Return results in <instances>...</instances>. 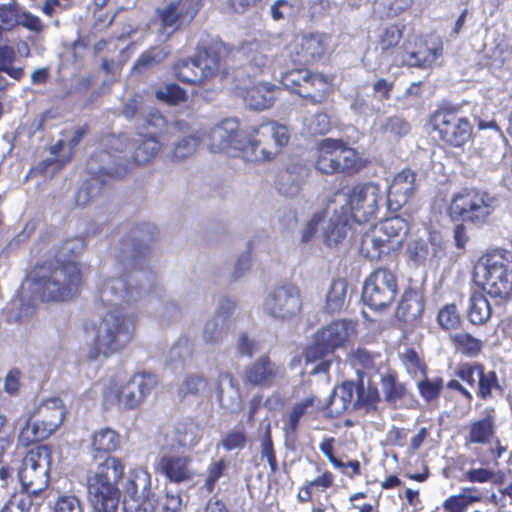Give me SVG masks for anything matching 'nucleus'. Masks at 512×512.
I'll return each mask as SVG.
<instances>
[{
	"instance_id": "nucleus-24",
	"label": "nucleus",
	"mask_w": 512,
	"mask_h": 512,
	"mask_svg": "<svg viewBox=\"0 0 512 512\" xmlns=\"http://www.w3.org/2000/svg\"><path fill=\"white\" fill-rule=\"evenodd\" d=\"M158 467L174 483L192 481L198 475V470L193 466V459L189 455H164L160 458Z\"/></svg>"
},
{
	"instance_id": "nucleus-63",
	"label": "nucleus",
	"mask_w": 512,
	"mask_h": 512,
	"mask_svg": "<svg viewBox=\"0 0 512 512\" xmlns=\"http://www.w3.org/2000/svg\"><path fill=\"white\" fill-rule=\"evenodd\" d=\"M54 512H84L82 501L74 495L60 496L53 508Z\"/></svg>"
},
{
	"instance_id": "nucleus-34",
	"label": "nucleus",
	"mask_w": 512,
	"mask_h": 512,
	"mask_svg": "<svg viewBox=\"0 0 512 512\" xmlns=\"http://www.w3.org/2000/svg\"><path fill=\"white\" fill-rule=\"evenodd\" d=\"M381 136L389 142H397L410 131V124L400 116H390L377 123Z\"/></svg>"
},
{
	"instance_id": "nucleus-29",
	"label": "nucleus",
	"mask_w": 512,
	"mask_h": 512,
	"mask_svg": "<svg viewBox=\"0 0 512 512\" xmlns=\"http://www.w3.org/2000/svg\"><path fill=\"white\" fill-rule=\"evenodd\" d=\"M277 90V86L271 83L260 82L245 89L243 98L250 109L265 110L273 105Z\"/></svg>"
},
{
	"instance_id": "nucleus-57",
	"label": "nucleus",
	"mask_w": 512,
	"mask_h": 512,
	"mask_svg": "<svg viewBox=\"0 0 512 512\" xmlns=\"http://www.w3.org/2000/svg\"><path fill=\"white\" fill-rule=\"evenodd\" d=\"M438 323L445 330L455 329L460 323V316L455 304L445 305L438 313Z\"/></svg>"
},
{
	"instance_id": "nucleus-53",
	"label": "nucleus",
	"mask_w": 512,
	"mask_h": 512,
	"mask_svg": "<svg viewBox=\"0 0 512 512\" xmlns=\"http://www.w3.org/2000/svg\"><path fill=\"white\" fill-rule=\"evenodd\" d=\"M481 380L478 382L477 386V396L483 400L491 398L493 396V392L497 391L499 393L502 392L501 385L499 384L498 377L495 371H485L481 374Z\"/></svg>"
},
{
	"instance_id": "nucleus-48",
	"label": "nucleus",
	"mask_w": 512,
	"mask_h": 512,
	"mask_svg": "<svg viewBox=\"0 0 512 512\" xmlns=\"http://www.w3.org/2000/svg\"><path fill=\"white\" fill-rule=\"evenodd\" d=\"M378 401L379 393L376 387L370 385L365 386L363 382L357 384L354 403L355 410L363 409L365 412L369 413L376 410Z\"/></svg>"
},
{
	"instance_id": "nucleus-17",
	"label": "nucleus",
	"mask_w": 512,
	"mask_h": 512,
	"mask_svg": "<svg viewBox=\"0 0 512 512\" xmlns=\"http://www.w3.org/2000/svg\"><path fill=\"white\" fill-rule=\"evenodd\" d=\"M155 503L151 475L143 469L135 470L124 487V512H152Z\"/></svg>"
},
{
	"instance_id": "nucleus-58",
	"label": "nucleus",
	"mask_w": 512,
	"mask_h": 512,
	"mask_svg": "<svg viewBox=\"0 0 512 512\" xmlns=\"http://www.w3.org/2000/svg\"><path fill=\"white\" fill-rule=\"evenodd\" d=\"M246 442L247 437L243 429H232L222 438L221 445L226 451H233L243 449Z\"/></svg>"
},
{
	"instance_id": "nucleus-21",
	"label": "nucleus",
	"mask_w": 512,
	"mask_h": 512,
	"mask_svg": "<svg viewBox=\"0 0 512 512\" xmlns=\"http://www.w3.org/2000/svg\"><path fill=\"white\" fill-rule=\"evenodd\" d=\"M158 384L155 374L140 372L134 374L129 381L116 390L113 395L117 399L118 407L122 410L139 407Z\"/></svg>"
},
{
	"instance_id": "nucleus-27",
	"label": "nucleus",
	"mask_w": 512,
	"mask_h": 512,
	"mask_svg": "<svg viewBox=\"0 0 512 512\" xmlns=\"http://www.w3.org/2000/svg\"><path fill=\"white\" fill-rule=\"evenodd\" d=\"M308 174L309 168L306 164L299 160L290 161L279 174L277 181L279 193L286 197H295Z\"/></svg>"
},
{
	"instance_id": "nucleus-50",
	"label": "nucleus",
	"mask_w": 512,
	"mask_h": 512,
	"mask_svg": "<svg viewBox=\"0 0 512 512\" xmlns=\"http://www.w3.org/2000/svg\"><path fill=\"white\" fill-rule=\"evenodd\" d=\"M424 305L414 291H406L397 308V313L405 319H414L421 315Z\"/></svg>"
},
{
	"instance_id": "nucleus-42",
	"label": "nucleus",
	"mask_w": 512,
	"mask_h": 512,
	"mask_svg": "<svg viewBox=\"0 0 512 512\" xmlns=\"http://www.w3.org/2000/svg\"><path fill=\"white\" fill-rule=\"evenodd\" d=\"M161 145L154 137H141L135 141L133 160L139 165L149 163L160 151Z\"/></svg>"
},
{
	"instance_id": "nucleus-44",
	"label": "nucleus",
	"mask_w": 512,
	"mask_h": 512,
	"mask_svg": "<svg viewBox=\"0 0 512 512\" xmlns=\"http://www.w3.org/2000/svg\"><path fill=\"white\" fill-rule=\"evenodd\" d=\"M348 283L345 279H334L326 296V308L329 312L340 311L347 303Z\"/></svg>"
},
{
	"instance_id": "nucleus-9",
	"label": "nucleus",
	"mask_w": 512,
	"mask_h": 512,
	"mask_svg": "<svg viewBox=\"0 0 512 512\" xmlns=\"http://www.w3.org/2000/svg\"><path fill=\"white\" fill-rule=\"evenodd\" d=\"M87 167L93 178L79 189L76 195L79 206L87 205L98 196L100 186L104 183L102 176H123L129 170V162L108 151H100L89 159Z\"/></svg>"
},
{
	"instance_id": "nucleus-31",
	"label": "nucleus",
	"mask_w": 512,
	"mask_h": 512,
	"mask_svg": "<svg viewBox=\"0 0 512 512\" xmlns=\"http://www.w3.org/2000/svg\"><path fill=\"white\" fill-rule=\"evenodd\" d=\"M217 399L222 408L236 412L240 406L239 390L230 373H221L216 384Z\"/></svg>"
},
{
	"instance_id": "nucleus-64",
	"label": "nucleus",
	"mask_w": 512,
	"mask_h": 512,
	"mask_svg": "<svg viewBox=\"0 0 512 512\" xmlns=\"http://www.w3.org/2000/svg\"><path fill=\"white\" fill-rule=\"evenodd\" d=\"M31 506V497L24 493H19L9 500L2 512H30Z\"/></svg>"
},
{
	"instance_id": "nucleus-25",
	"label": "nucleus",
	"mask_w": 512,
	"mask_h": 512,
	"mask_svg": "<svg viewBox=\"0 0 512 512\" xmlns=\"http://www.w3.org/2000/svg\"><path fill=\"white\" fill-rule=\"evenodd\" d=\"M196 56L205 80L220 72L223 75L227 74L224 67L227 48L222 42H213L207 47L198 49Z\"/></svg>"
},
{
	"instance_id": "nucleus-10",
	"label": "nucleus",
	"mask_w": 512,
	"mask_h": 512,
	"mask_svg": "<svg viewBox=\"0 0 512 512\" xmlns=\"http://www.w3.org/2000/svg\"><path fill=\"white\" fill-rule=\"evenodd\" d=\"M409 231V225L400 216L387 218L380 222L371 233H366L362 239V249L371 258H379L386 251L399 249Z\"/></svg>"
},
{
	"instance_id": "nucleus-7",
	"label": "nucleus",
	"mask_w": 512,
	"mask_h": 512,
	"mask_svg": "<svg viewBox=\"0 0 512 512\" xmlns=\"http://www.w3.org/2000/svg\"><path fill=\"white\" fill-rule=\"evenodd\" d=\"M497 208V199L486 191L465 188L453 196L449 213L453 220L481 228Z\"/></svg>"
},
{
	"instance_id": "nucleus-14",
	"label": "nucleus",
	"mask_w": 512,
	"mask_h": 512,
	"mask_svg": "<svg viewBox=\"0 0 512 512\" xmlns=\"http://www.w3.org/2000/svg\"><path fill=\"white\" fill-rule=\"evenodd\" d=\"M281 83L285 88L313 104L323 103L329 92V83L326 78L308 70L288 71L282 74Z\"/></svg>"
},
{
	"instance_id": "nucleus-32",
	"label": "nucleus",
	"mask_w": 512,
	"mask_h": 512,
	"mask_svg": "<svg viewBox=\"0 0 512 512\" xmlns=\"http://www.w3.org/2000/svg\"><path fill=\"white\" fill-rule=\"evenodd\" d=\"M357 390V384L351 381L344 382L340 386H337L331 396L329 402L324 405V408L330 410L332 414H342L348 409H355V392Z\"/></svg>"
},
{
	"instance_id": "nucleus-59",
	"label": "nucleus",
	"mask_w": 512,
	"mask_h": 512,
	"mask_svg": "<svg viewBox=\"0 0 512 512\" xmlns=\"http://www.w3.org/2000/svg\"><path fill=\"white\" fill-rule=\"evenodd\" d=\"M20 11L16 4L0 5V27L9 30L18 25Z\"/></svg>"
},
{
	"instance_id": "nucleus-3",
	"label": "nucleus",
	"mask_w": 512,
	"mask_h": 512,
	"mask_svg": "<svg viewBox=\"0 0 512 512\" xmlns=\"http://www.w3.org/2000/svg\"><path fill=\"white\" fill-rule=\"evenodd\" d=\"M81 284V271L74 261L56 267H41L32 273L30 290L45 302H64L74 298Z\"/></svg>"
},
{
	"instance_id": "nucleus-23",
	"label": "nucleus",
	"mask_w": 512,
	"mask_h": 512,
	"mask_svg": "<svg viewBox=\"0 0 512 512\" xmlns=\"http://www.w3.org/2000/svg\"><path fill=\"white\" fill-rule=\"evenodd\" d=\"M285 367L267 354L260 355L245 367L244 379L260 388H271L285 377Z\"/></svg>"
},
{
	"instance_id": "nucleus-46",
	"label": "nucleus",
	"mask_w": 512,
	"mask_h": 512,
	"mask_svg": "<svg viewBox=\"0 0 512 512\" xmlns=\"http://www.w3.org/2000/svg\"><path fill=\"white\" fill-rule=\"evenodd\" d=\"M266 50L267 46L259 42H249L242 46L243 54L246 55L249 66L258 71H262L270 62Z\"/></svg>"
},
{
	"instance_id": "nucleus-6",
	"label": "nucleus",
	"mask_w": 512,
	"mask_h": 512,
	"mask_svg": "<svg viewBox=\"0 0 512 512\" xmlns=\"http://www.w3.org/2000/svg\"><path fill=\"white\" fill-rule=\"evenodd\" d=\"M475 281L491 297L508 299L512 295V252L495 251L475 266Z\"/></svg>"
},
{
	"instance_id": "nucleus-40",
	"label": "nucleus",
	"mask_w": 512,
	"mask_h": 512,
	"mask_svg": "<svg viewBox=\"0 0 512 512\" xmlns=\"http://www.w3.org/2000/svg\"><path fill=\"white\" fill-rule=\"evenodd\" d=\"M197 56L190 59H183L178 61L174 66L175 76L182 82L190 84H200L205 81L203 74L200 69L199 63H197Z\"/></svg>"
},
{
	"instance_id": "nucleus-20",
	"label": "nucleus",
	"mask_w": 512,
	"mask_h": 512,
	"mask_svg": "<svg viewBox=\"0 0 512 512\" xmlns=\"http://www.w3.org/2000/svg\"><path fill=\"white\" fill-rule=\"evenodd\" d=\"M302 308V300L298 288L292 284L271 289L264 301L263 309L275 319H292Z\"/></svg>"
},
{
	"instance_id": "nucleus-18",
	"label": "nucleus",
	"mask_w": 512,
	"mask_h": 512,
	"mask_svg": "<svg viewBox=\"0 0 512 512\" xmlns=\"http://www.w3.org/2000/svg\"><path fill=\"white\" fill-rule=\"evenodd\" d=\"M197 13L194 0H176L157 9L158 40L168 41L182 26L189 24Z\"/></svg>"
},
{
	"instance_id": "nucleus-55",
	"label": "nucleus",
	"mask_w": 512,
	"mask_h": 512,
	"mask_svg": "<svg viewBox=\"0 0 512 512\" xmlns=\"http://www.w3.org/2000/svg\"><path fill=\"white\" fill-rule=\"evenodd\" d=\"M402 37V31L397 25H390L381 29L378 44L383 52L394 48Z\"/></svg>"
},
{
	"instance_id": "nucleus-11",
	"label": "nucleus",
	"mask_w": 512,
	"mask_h": 512,
	"mask_svg": "<svg viewBox=\"0 0 512 512\" xmlns=\"http://www.w3.org/2000/svg\"><path fill=\"white\" fill-rule=\"evenodd\" d=\"M50 450L45 445L37 446L26 453L18 470V477L25 495H38L48 485Z\"/></svg>"
},
{
	"instance_id": "nucleus-35",
	"label": "nucleus",
	"mask_w": 512,
	"mask_h": 512,
	"mask_svg": "<svg viewBox=\"0 0 512 512\" xmlns=\"http://www.w3.org/2000/svg\"><path fill=\"white\" fill-rule=\"evenodd\" d=\"M315 168L327 175L339 173V162L336 161L334 153V139L327 138L319 144Z\"/></svg>"
},
{
	"instance_id": "nucleus-28",
	"label": "nucleus",
	"mask_w": 512,
	"mask_h": 512,
	"mask_svg": "<svg viewBox=\"0 0 512 512\" xmlns=\"http://www.w3.org/2000/svg\"><path fill=\"white\" fill-rule=\"evenodd\" d=\"M322 409H324V404L321 403L319 397L313 392L309 393L292 405L287 417V429L295 432L302 417L314 416Z\"/></svg>"
},
{
	"instance_id": "nucleus-1",
	"label": "nucleus",
	"mask_w": 512,
	"mask_h": 512,
	"mask_svg": "<svg viewBox=\"0 0 512 512\" xmlns=\"http://www.w3.org/2000/svg\"><path fill=\"white\" fill-rule=\"evenodd\" d=\"M156 228L151 224H140L131 229L119 245V259L131 263L134 268L126 275L109 277L100 289V298L108 304L116 305L133 302L148 297L155 315L164 322L175 321L181 309L157 282L156 275L142 266L150 244L155 240Z\"/></svg>"
},
{
	"instance_id": "nucleus-8",
	"label": "nucleus",
	"mask_w": 512,
	"mask_h": 512,
	"mask_svg": "<svg viewBox=\"0 0 512 512\" xmlns=\"http://www.w3.org/2000/svg\"><path fill=\"white\" fill-rule=\"evenodd\" d=\"M288 129L275 122L244 131V157L250 161L272 159L289 142Z\"/></svg>"
},
{
	"instance_id": "nucleus-19",
	"label": "nucleus",
	"mask_w": 512,
	"mask_h": 512,
	"mask_svg": "<svg viewBox=\"0 0 512 512\" xmlns=\"http://www.w3.org/2000/svg\"><path fill=\"white\" fill-rule=\"evenodd\" d=\"M433 122L441 139L451 146L461 147L472 136V124L466 117L460 116L458 110L454 108L436 111Z\"/></svg>"
},
{
	"instance_id": "nucleus-45",
	"label": "nucleus",
	"mask_w": 512,
	"mask_h": 512,
	"mask_svg": "<svg viewBox=\"0 0 512 512\" xmlns=\"http://www.w3.org/2000/svg\"><path fill=\"white\" fill-rule=\"evenodd\" d=\"M16 51L9 45H0V74L5 73L19 81L24 77V67L16 66Z\"/></svg>"
},
{
	"instance_id": "nucleus-60",
	"label": "nucleus",
	"mask_w": 512,
	"mask_h": 512,
	"mask_svg": "<svg viewBox=\"0 0 512 512\" xmlns=\"http://www.w3.org/2000/svg\"><path fill=\"white\" fill-rule=\"evenodd\" d=\"M207 386V382L202 375L190 374L186 376L179 387V393L182 396L189 394H198L204 390Z\"/></svg>"
},
{
	"instance_id": "nucleus-38",
	"label": "nucleus",
	"mask_w": 512,
	"mask_h": 512,
	"mask_svg": "<svg viewBox=\"0 0 512 512\" xmlns=\"http://www.w3.org/2000/svg\"><path fill=\"white\" fill-rule=\"evenodd\" d=\"M200 438V428L193 420H183L177 423L174 430V441L179 447L193 448Z\"/></svg>"
},
{
	"instance_id": "nucleus-56",
	"label": "nucleus",
	"mask_w": 512,
	"mask_h": 512,
	"mask_svg": "<svg viewBox=\"0 0 512 512\" xmlns=\"http://www.w3.org/2000/svg\"><path fill=\"white\" fill-rule=\"evenodd\" d=\"M420 395L426 401H433L438 398L440 391L443 387V381L441 378L428 379L424 378L417 384Z\"/></svg>"
},
{
	"instance_id": "nucleus-61",
	"label": "nucleus",
	"mask_w": 512,
	"mask_h": 512,
	"mask_svg": "<svg viewBox=\"0 0 512 512\" xmlns=\"http://www.w3.org/2000/svg\"><path fill=\"white\" fill-rule=\"evenodd\" d=\"M484 367L481 364H463L460 366L457 375L458 377L466 382L468 385L474 387L478 386L479 380H481V374Z\"/></svg>"
},
{
	"instance_id": "nucleus-54",
	"label": "nucleus",
	"mask_w": 512,
	"mask_h": 512,
	"mask_svg": "<svg viewBox=\"0 0 512 512\" xmlns=\"http://www.w3.org/2000/svg\"><path fill=\"white\" fill-rule=\"evenodd\" d=\"M192 349L187 339H179L168 351L167 361L177 367L190 359Z\"/></svg>"
},
{
	"instance_id": "nucleus-37",
	"label": "nucleus",
	"mask_w": 512,
	"mask_h": 512,
	"mask_svg": "<svg viewBox=\"0 0 512 512\" xmlns=\"http://www.w3.org/2000/svg\"><path fill=\"white\" fill-rule=\"evenodd\" d=\"M36 415L48 424L49 429L56 430L65 416L63 401L59 398L46 400L38 408Z\"/></svg>"
},
{
	"instance_id": "nucleus-13",
	"label": "nucleus",
	"mask_w": 512,
	"mask_h": 512,
	"mask_svg": "<svg viewBox=\"0 0 512 512\" xmlns=\"http://www.w3.org/2000/svg\"><path fill=\"white\" fill-rule=\"evenodd\" d=\"M444 43L438 36L428 39L407 40L400 49L396 50L394 61L410 67H431L443 56Z\"/></svg>"
},
{
	"instance_id": "nucleus-16",
	"label": "nucleus",
	"mask_w": 512,
	"mask_h": 512,
	"mask_svg": "<svg viewBox=\"0 0 512 512\" xmlns=\"http://www.w3.org/2000/svg\"><path fill=\"white\" fill-rule=\"evenodd\" d=\"M381 200L380 187L375 183L358 184L349 190L345 198L351 217L359 224L376 219Z\"/></svg>"
},
{
	"instance_id": "nucleus-47",
	"label": "nucleus",
	"mask_w": 512,
	"mask_h": 512,
	"mask_svg": "<svg viewBox=\"0 0 512 512\" xmlns=\"http://www.w3.org/2000/svg\"><path fill=\"white\" fill-rule=\"evenodd\" d=\"M227 334V324L220 316H212L204 325L202 340L211 346L219 345Z\"/></svg>"
},
{
	"instance_id": "nucleus-30",
	"label": "nucleus",
	"mask_w": 512,
	"mask_h": 512,
	"mask_svg": "<svg viewBox=\"0 0 512 512\" xmlns=\"http://www.w3.org/2000/svg\"><path fill=\"white\" fill-rule=\"evenodd\" d=\"M329 38L320 33L304 35L300 41V51H297L298 61L310 64L318 60L327 50Z\"/></svg>"
},
{
	"instance_id": "nucleus-4",
	"label": "nucleus",
	"mask_w": 512,
	"mask_h": 512,
	"mask_svg": "<svg viewBox=\"0 0 512 512\" xmlns=\"http://www.w3.org/2000/svg\"><path fill=\"white\" fill-rule=\"evenodd\" d=\"M355 333V323L351 320H335L318 329L313 343L305 351L307 364H313L311 375L327 374L333 362V354L342 348Z\"/></svg>"
},
{
	"instance_id": "nucleus-5",
	"label": "nucleus",
	"mask_w": 512,
	"mask_h": 512,
	"mask_svg": "<svg viewBox=\"0 0 512 512\" xmlns=\"http://www.w3.org/2000/svg\"><path fill=\"white\" fill-rule=\"evenodd\" d=\"M124 467L116 457L108 456L87 476V487L94 512H117L120 490L117 486Z\"/></svg>"
},
{
	"instance_id": "nucleus-22",
	"label": "nucleus",
	"mask_w": 512,
	"mask_h": 512,
	"mask_svg": "<svg viewBox=\"0 0 512 512\" xmlns=\"http://www.w3.org/2000/svg\"><path fill=\"white\" fill-rule=\"evenodd\" d=\"M244 144V131L239 130L238 121L232 118L221 121L208 134V147L213 153L244 154Z\"/></svg>"
},
{
	"instance_id": "nucleus-52",
	"label": "nucleus",
	"mask_w": 512,
	"mask_h": 512,
	"mask_svg": "<svg viewBox=\"0 0 512 512\" xmlns=\"http://www.w3.org/2000/svg\"><path fill=\"white\" fill-rule=\"evenodd\" d=\"M451 340L457 350L467 356H476L482 349V341L469 333H456L451 336Z\"/></svg>"
},
{
	"instance_id": "nucleus-39",
	"label": "nucleus",
	"mask_w": 512,
	"mask_h": 512,
	"mask_svg": "<svg viewBox=\"0 0 512 512\" xmlns=\"http://www.w3.org/2000/svg\"><path fill=\"white\" fill-rule=\"evenodd\" d=\"M54 431V429H49L48 424L36 415L21 430L19 439L28 445L48 438Z\"/></svg>"
},
{
	"instance_id": "nucleus-41",
	"label": "nucleus",
	"mask_w": 512,
	"mask_h": 512,
	"mask_svg": "<svg viewBox=\"0 0 512 512\" xmlns=\"http://www.w3.org/2000/svg\"><path fill=\"white\" fill-rule=\"evenodd\" d=\"M334 153L339 162L340 172H355L359 169V156L357 152L348 147L343 141L334 139Z\"/></svg>"
},
{
	"instance_id": "nucleus-43",
	"label": "nucleus",
	"mask_w": 512,
	"mask_h": 512,
	"mask_svg": "<svg viewBox=\"0 0 512 512\" xmlns=\"http://www.w3.org/2000/svg\"><path fill=\"white\" fill-rule=\"evenodd\" d=\"M120 447V436L110 428H102L93 434V452L108 454Z\"/></svg>"
},
{
	"instance_id": "nucleus-49",
	"label": "nucleus",
	"mask_w": 512,
	"mask_h": 512,
	"mask_svg": "<svg viewBox=\"0 0 512 512\" xmlns=\"http://www.w3.org/2000/svg\"><path fill=\"white\" fill-rule=\"evenodd\" d=\"M170 53L167 47L155 46L144 51L136 60L133 69L143 72L161 63Z\"/></svg>"
},
{
	"instance_id": "nucleus-51",
	"label": "nucleus",
	"mask_w": 512,
	"mask_h": 512,
	"mask_svg": "<svg viewBox=\"0 0 512 512\" xmlns=\"http://www.w3.org/2000/svg\"><path fill=\"white\" fill-rule=\"evenodd\" d=\"M200 143L201 137L197 134L180 139L172 148V159L174 161H181L189 158L195 153Z\"/></svg>"
},
{
	"instance_id": "nucleus-2",
	"label": "nucleus",
	"mask_w": 512,
	"mask_h": 512,
	"mask_svg": "<svg viewBox=\"0 0 512 512\" xmlns=\"http://www.w3.org/2000/svg\"><path fill=\"white\" fill-rule=\"evenodd\" d=\"M98 296L100 298V289ZM108 310L100 319L98 325L86 330L87 338L92 341L89 358L96 360L100 355L109 357L119 352L131 341L134 333V317L125 313L120 307L122 303L112 305L100 300Z\"/></svg>"
},
{
	"instance_id": "nucleus-15",
	"label": "nucleus",
	"mask_w": 512,
	"mask_h": 512,
	"mask_svg": "<svg viewBox=\"0 0 512 512\" xmlns=\"http://www.w3.org/2000/svg\"><path fill=\"white\" fill-rule=\"evenodd\" d=\"M397 281L388 269L375 270L365 281L362 300L374 310H382L390 306L397 295Z\"/></svg>"
},
{
	"instance_id": "nucleus-62",
	"label": "nucleus",
	"mask_w": 512,
	"mask_h": 512,
	"mask_svg": "<svg viewBox=\"0 0 512 512\" xmlns=\"http://www.w3.org/2000/svg\"><path fill=\"white\" fill-rule=\"evenodd\" d=\"M497 474L489 468H471L463 474V479L471 483L495 482Z\"/></svg>"
},
{
	"instance_id": "nucleus-33",
	"label": "nucleus",
	"mask_w": 512,
	"mask_h": 512,
	"mask_svg": "<svg viewBox=\"0 0 512 512\" xmlns=\"http://www.w3.org/2000/svg\"><path fill=\"white\" fill-rule=\"evenodd\" d=\"M494 434L495 412L487 410L481 419L471 422L466 441L472 444H487L492 440Z\"/></svg>"
},
{
	"instance_id": "nucleus-36",
	"label": "nucleus",
	"mask_w": 512,
	"mask_h": 512,
	"mask_svg": "<svg viewBox=\"0 0 512 512\" xmlns=\"http://www.w3.org/2000/svg\"><path fill=\"white\" fill-rule=\"evenodd\" d=\"M467 316L472 324L481 325L491 316V306L485 295L473 292L468 301Z\"/></svg>"
},
{
	"instance_id": "nucleus-26",
	"label": "nucleus",
	"mask_w": 512,
	"mask_h": 512,
	"mask_svg": "<svg viewBox=\"0 0 512 512\" xmlns=\"http://www.w3.org/2000/svg\"><path fill=\"white\" fill-rule=\"evenodd\" d=\"M415 173L404 169L394 176L387 195L390 210H398L411 198L415 189Z\"/></svg>"
},
{
	"instance_id": "nucleus-12",
	"label": "nucleus",
	"mask_w": 512,
	"mask_h": 512,
	"mask_svg": "<svg viewBox=\"0 0 512 512\" xmlns=\"http://www.w3.org/2000/svg\"><path fill=\"white\" fill-rule=\"evenodd\" d=\"M322 231V237L328 246L337 245L347 235L349 230V214L343 205L337 207L329 204L323 215H314L309 221L303 233V240L308 241L318 230Z\"/></svg>"
}]
</instances>
